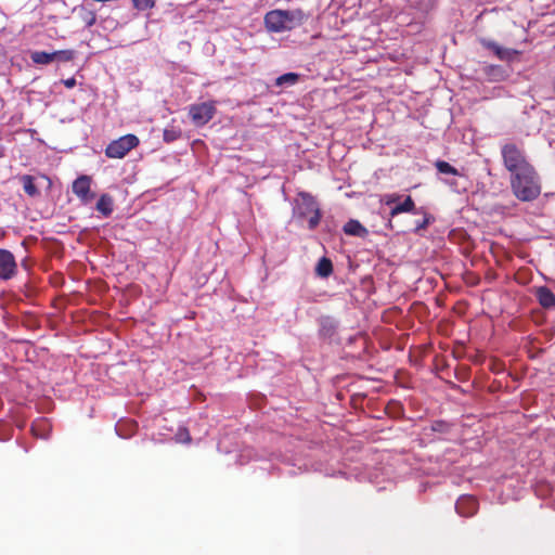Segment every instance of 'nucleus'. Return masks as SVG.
Returning a JSON list of instances; mask_svg holds the SVG:
<instances>
[{"mask_svg":"<svg viewBox=\"0 0 555 555\" xmlns=\"http://www.w3.org/2000/svg\"><path fill=\"white\" fill-rule=\"evenodd\" d=\"M435 167L437 168V170L440 173H443V175H452V176L459 175L457 169L444 160H437L435 164Z\"/></svg>","mask_w":555,"mask_h":555,"instance_id":"21","label":"nucleus"},{"mask_svg":"<svg viewBox=\"0 0 555 555\" xmlns=\"http://www.w3.org/2000/svg\"><path fill=\"white\" fill-rule=\"evenodd\" d=\"M421 212L424 215V219L421 222L416 223V227H415L416 232H418L421 230H425L430 224V222L434 220L431 215H429L425 211H421Z\"/></svg>","mask_w":555,"mask_h":555,"instance_id":"27","label":"nucleus"},{"mask_svg":"<svg viewBox=\"0 0 555 555\" xmlns=\"http://www.w3.org/2000/svg\"><path fill=\"white\" fill-rule=\"evenodd\" d=\"M73 192L81 203H90L94 198V194L91 192V178L89 176L78 177L73 183Z\"/></svg>","mask_w":555,"mask_h":555,"instance_id":"8","label":"nucleus"},{"mask_svg":"<svg viewBox=\"0 0 555 555\" xmlns=\"http://www.w3.org/2000/svg\"><path fill=\"white\" fill-rule=\"evenodd\" d=\"M30 59L35 64L47 65L56 60V54L55 51H35L31 53Z\"/></svg>","mask_w":555,"mask_h":555,"instance_id":"16","label":"nucleus"},{"mask_svg":"<svg viewBox=\"0 0 555 555\" xmlns=\"http://www.w3.org/2000/svg\"><path fill=\"white\" fill-rule=\"evenodd\" d=\"M344 232L348 235L364 237L367 234V230L358 221L354 219H350L345 225H344Z\"/></svg>","mask_w":555,"mask_h":555,"instance_id":"15","label":"nucleus"},{"mask_svg":"<svg viewBox=\"0 0 555 555\" xmlns=\"http://www.w3.org/2000/svg\"><path fill=\"white\" fill-rule=\"evenodd\" d=\"M182 135V131L180 128L175 126H169L164 129L163 138L164 141L167 143H171L176 140H178Z\"/></svg>","mask_w":555,"mask_h":555,"instance_id":"20","label":"nucleus"},{"mask_svg":"<svg viewBox=\"0 0 555 555\" xmlns=\"http://www.w3.org/2000/svg\"><path fill=\"white\" fill-rule=\"evenodd\" d=\"M191 436L185 427L179 428V430L176 434V441L181 443H190L191 442Z\"/></svg>","mask_w":555,"mask_h":555,"instance_id":"25","label":"nucleus"},{"mask_svg":"<svg viewBox=\"0 0 555 555\" xmlns=\"http://www.w3.org/2000/svg\"><path fill=\"white\" fill-rule=\"evenodd\" d=\"M306 18V14L300 9L272 10L264 15V25L271 33H282L302 25Z\"/></svg>","mask_w":555,"mask_h":555,"instance_id":"2","label":"nucleus"},{"mask_svg":"<svg viewBox=\"0 0 555 555\" xmlns=\"http://www.w3.org/2000/svg\"><path fill=\"white\" fill-rule=\"evenodd\" d=\"M401 196L397 193L386 194L383 196L382 202L387 206H395L400 203Z\"/></svg>","mask_w":555,"mask_h":555,"instance_id":"26","label":"nucleus"},{"mask_svg":"<svg viewBox=\"0 0 555 555\" xmlns=\"http://www.w3.org/2000/svg\"><path fill=\"white\" fill-rule=\"evenodd\" d=\"M298 78H299L298 74L287 73V74H284V75L278 77L275 83H276V86H282L285 83L294 85L297 82Z\"/></svg>","mask_w":555,"mask_h":555,"instance_id":"24","label":"nucleus"},{"mask_svg":"<svg viewBox=\"0 0 555 555\" xmlns=\"http://www.w3.org/2000/svg\"><path fill=\"white\" fill-rule=\"evenodd\" d=\"M479 42L482 47L491 50L492 52L498 48V43L492 41V40H488V39H485V38H481L479 39Z\"/></svg>","mask_w":555,"mask_h":555,"instance_id":"29","label":"nucleus"},{"mask_svg":"<svg viewBox=\"0 0 555 555\" xmlns=\"http://www.w3.org/2000/svg\"><path fill=\"white\" fill-rule=\"evenodd\" d=\"M139 139L134 134H126L112 141L105 149V155L108 158H122L132 149L139 145Z\"/></svg>","mask_w":555,"mask_h":555,"instance_id":"5","label":"nucleus"},{"mask_svg":"<svg viewBox=\"0 0 555 555\" xmlns=\"http://www.w3.org/2000/svg\"><path fill=\"white\" fill-rule=\"evenodd\" d=\"M493 53L503 61L512 60L514 55L519 54V51L514 49H505L501 46H498V48L493 51Z\"/></svg>","mask_w":555,"mask_h":555,"instance_id":"22","label":"nucleus"},{"mask_svg":"<svg viewBox=\"0 0 555 555\" xmlns=\"http://www.w3.org/2000/svg\"><path fill=\"white\" fill-rule=\"evenodd\" d=\"M315 273L320 278H328L333 273V263L331 259L322 257L315 267Z\"/></svg>","mask_w":555,"mask_h":555,"instance_id":"18","label":"nucleus"},{"mask_svg":"<svg viewBox=\"0 0 555 555\" xmlns=\"http://www.w3.org/2000/svg\"><path fill=\"white\" fill-rule=\"evenodd\" d=\"M501 156L503 166L509 172V176L533 166L527 158L525 151L515 143L502 145Z\"/></svg>","mask_w":555,"mask_h":555,"instance_id":"3","label":"nucleus"},{"mask_svg":"<svg viewBox=\"0 0 555 555\" xmlns=\"http://www.w3.org/2000/svg\"><path fill=\"white\" fill-rule=\"evenodd\" d=\"M21 181H22V184H23L24 192L28 196H30V197L39 196L40 192H39V190L37 189V186L35 184L33 176L24 175V176L21 177Z\"/></svg>","mask_w":555,"mask_h":555,"instance_id":"17","label":"nucleus"},{"mask_svg":"<svg viewBox=\"0 0 555 555\" xmlns=\"http://www.w3.org/2000/svg\"><path fill=\"white\" fill-rule=\"evenodd\" d=\"M95 21H96L95 13L90 12L88 14V18L86 20V24H87V26L90 27V26L94 25Z\"/></svg>","mask_w":555,"mask_h":555,"instance_id":"31","label":"nucleus"},{"mask_svg":"<svg viewBox=\"0 0 555 555\" xmlns=\"http://www.w3.org/2000/svg\"><path fill=\"white\" fill-rule=\"evenodd\" d=\"M62 83L66 88L72 89V88H74L76 86V79L74 77H70V78H67V79H63Z\"/></svg>","mask_w":555,"mask_h":555,"instance_id":"30","label":"nucleus"},{"mask_svg":"<svg viewBox=\"0 0 555 555\" xmlns=\"http://www.w3.org/2000/svg\"><path fill=\"white\" fill-rule=\"evenodd\" d=\"M478 501L472 495H462L455 503V509L462 517H472L478 511Z\"/></svg>","mask_w":555,"mask_h":555,"instance_id":"9","label":"nucleus"},{"mask_svg":"<svg viewBox=\"0 0 555 555\" xmlns=\"http://www.w3.org/2000/svg\"><path fill=\"white\" fill-rule=\"evenodd\" d=\"M299 217L308 218L309 229H315L321 220V212L317 201L308 193H300V202L297 205Z\"/></svg>","mask_w":555,"mask_h":555,"instance_id":"4","label":"nucleus"},{"mask_svg":"<svg viewBox=\"0 0 555 555\" xmlns=\"http://www.w3.org/2000/svg\"><path fill=\"white\" fill-rule=\"evenodd\" d=\"M404 212L421 214V210L416 209L415 202L410 195L406 196L403 202L391 207L389 214L391 217H395Z\"/></svg>","mask_w":555,"mask_h":555,"instance_id":"12","label":"nucleus"},{"mask_svg":"<svg viewBox=\"0 0 555 555\" xmlns=\"http://www.w3.org/2000/svg\"><path fill=\"white\" fill-rule=\"evenodd\" d=\"M535 297L539 304L545 308L551 309L555 308V295L554 293L546 286H540L535 289Z\"/></svg>","mask_w":555,"mask_h":555,"instance_id":"10","label":"nucleus"},{"mask_svg":"<svg viewBox=\"0 0 555 555\" xmlns=\"http://www.w3.org/2000/svg\"><path fill=\"white\" fill-rule=\"evenodd\" d=\"M56 60L62 62H68L74 59V51L72 50H60L55 51Z\"/></svg>","mask_w":555,"mask_h":555,"instance_id":"28","label":"nucleus"},{"mask_svg":"<svg viewBox=\"0 0 555 555\" xmlns=\"http://www.w3.org/2000/svg\"><path fill=\"white\" fill-rule=\"evenodd\" d=\"M96 210L102 214L103 217H109L114 210L113 197L108 194H102L95 206Z\"/></svg>","mask_w":555,"mask_h":555,"instance_id":"13","label":"nucleus"},{"mask_svg":"<svg viewBox=\"0 0 555 555\" xmlns=\"http://www.w3.org/2000/svg\"><path fill=\"white\" fill-rule=\"evenodd\" d=\"M17 273V263L14 255L8 250L0 248V279L8 281L13 279Z\"/></svg>","mask_w":555,"mask_h":555,"instance_id":"7","label":"nucleus"},{"mask_svg":"<svg viewBox=\"0 0 555 555\" xmlns=\"http://www.w3.org/2000/svg\"><path fill=\"white\" fill-rule=\"evenodd\" d=\"M132 5L138 11L151 10L155 7L156 0H131Z\"/></svg>","mask_w":555,"mask_h":555,"instance_id":"23","label":"nucleus"},{"mask_svg":"<svg viewBox=\"0 0 555 555\" xmlns=\"http://www.w3.org/2000/svg\"><path fill=\"white\" fill-rule=\"evenodd\" d=\"M216 101L192 104L189 107V116L192 122L197 127L208 124L216 115Z\"/></svg>","mask_w":555,"mask_h":555,"instance_id":"6","label":"nucleus"},{"mask_svg":"<svg viewBox=\"0 0 555 555\" xmlns=\"http://www.w3.org/2000/svg\"><path fill=\"white\" fill-rule=\"evenodd\" d=\"M509 186L520 202H533L542 192L541 178L534 166L509 176Z\"/></svg>","mask_w":555,"mask_h":555,"instance_id":"1","label":"nucleus"},{"mask_svg":"<svg viewBox=\"0 0 555 555\" xmlns=\"http://www.w3.org/2000/svg\"><path fill=\"white\" fill-rule=\"evenodd\" d=\"M483 74L489 81H502L506 78V73L504 68L500 65L485 66Z\"/></svg>","mask_w":555,"mask_h":555,"instance_id":"14","label":"nucleus"},{"mask_svg":"<svg viewBox=\"0 0 555 555\" xmlns=\"http://www.w3.org/2000/svg\"><path fill=\"white\" fill-rule=\"evenodd\" d=\"M319 334L322 338L331 339L337 330L336 321L331 317H322L319 320Z\"/></svg>","mask_w":555,"mask_h":555,"instance_id":"11","label":"nucleus"},{"mask_svg":"<svg viewBox=\"0 0 555 555\" xmlns=\"http://www.w3.org/2000/svg\"><path fill=\"white\" fill-rule=\"evenodd\" d=\"M50 425L48 421L41 418L36 421L31 426V433L38 438L46 439L48 437Z\"/></svg>","mask_w":555,"mask_h":555,"instance_id":"19","label":"nucleus"}]
</instances>
